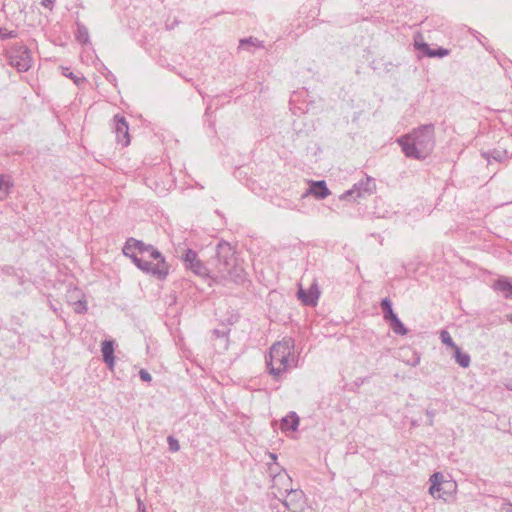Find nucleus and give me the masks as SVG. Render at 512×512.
I'll use <instances>...</instances> for the list:
<instances>
[{
  "label": "nucleus",
  "mask_w": 512,
  "mask_h": 512,
  "mask_svg": "<svg viewBox=\"0 0 512 512\" xmlns=\"http://www.w3.org/2000/svg\"><path fill=\"white\" fill-rule=\"evenodd\" d=\"M299 354H265L267 372L278 380L291 366L297 367Z\"/></svg>",
  "instance_id": "obj_4"
},
{
  "label": "nucleus",
  "mask_w": 512,
  "mask_h": 512,
  "mask_svg": "<svg viewBox=\"0 0 512 512\" xmlns=\"http://www.w3.org/2000/svg\"><path fill=\"white\" fill-rule=\"evenodd\" d=\"M380 306H381L382 313H383V319L386 322L388 320H390L391 318H393L394 316H396V314L393 311L392 302L389 298L382 299Z\"/></svg>",
  "instance_id": "obj_21"
},
{
  "label": "nucleus",
  "mask_w": 512,
  "mask_h": 512,
  "mask_svg": "<svg viewBox=\"0 0 512 512\" xmlns=\"http://www.w3.org/2000/svg\"><path fill=\"white\" fill-rule=\"evenodd\" d=\"M167 443H168V448L171 452L179 451V449H180L179 441L173 435H169L167 437Z\"/></svg>",
  "instance_id": "obj_31"
},
{
  "label": "nucleus",
  "mask_w": 512,
  "mask_h": 512,
  "mask_svg": "<svg viewBox=\"0 0 512 512\" xmlns=\"http://www.w3.org/2000/svg\"><path fill=\"white\" fill-rule=\"evenodd\" d=\"M13 183L6 175H0V201L4 200L10 193Z\"/></svg>",
  "instance_id": "obj_20"
},
{
  "label": "nucleus",
  "mask_w": 512,
  "mask_h": 512,
  "mask_svg": "<svg viewBox=\"0 0 512 512\" xmlns=\"http://www.w3.org/2000/svg\"><path fill=\"white\" fill-rule=\"evenodd\" d=\"M102 361L110 371H113L116 362V354H102Z\"/></svg>",
  "instance_id": "obj_30"
},
{
  "label": "nucleus",
  "mask_w": 512,
  "mask_h": 512,
  "mask_svg": "<svg viewBox=\"0 0 512 512\" xmlns=\"http://www.w3.org/2000/svg\"><path fill=\"white\" fill-rule=\"evenodd\" d=\"M137 511L138 512H147L146 505L139 497H137Z\"/></svg>",
  "instance_id": "obj_36"
},
{
  "label": "nucleus",
  "mask_w": 512,
  "mask_h": 512,
  "mask_svg": "<svg viewBox=\"0 0 512 512\" xmlns=\"http://www.w3.org/2000/svg\"><path fill=\"white\" fill-rule=\"evenodd\" d=\"M481 156L490 163L491 159L496 162H505L511 158V154L501 146H498L492 150L482 151Z\"/></svg>",
  "instance_id": "obj_13"
},
{
  "label": "nucleus",
  "mask_w": 512,
  "mask_h": 512,
  "mask_svg": "<svg viewBox=\"0 0 512 512\" xmlns=\"http://www.w3.org/2000/svg\"><path fill=\"white\" fill-rule=\"evenodd\" d=\"M501 384L509 391H512V377H504L501 379Z\"/></svg>",
  "instance_id": "obj_35"
},
{
  "label": "nucleus",
  "mask_w": 512,
  "mask_h": 512,
  "mask_svg": "<svg viewBox=\"0 0 512 512\" xmlns=\"http://www.w3.org/2000/svg\"><path fill=\"white\" fill-rule=\"evenodd\" d=\"M506 317H507V319L512 323V314H509V315H507Z\"/></svg>",
  "instance_id": "obj_41"
},
{
  "label": "nucleus",
  "mask_w": 512,
  "mask_h": 512,
  "mask_svg": "<svg viewBox=\"0 0 512 512\" xmlns=\"http://www.w3.org/2000/svg\"><path fill=\"white\" fill-rule=\"evenodd\" d=\"M76 40L81 44L89 43V32L85 25L77 23Z\"/></svg>",
  "instance_id": "obj_24"
},
{
  "label": "nucleus",
  "mask_w": 512,
  "mask_h": 512,
  "mask_svg": "<svg viewBox=\"0 0 512 512\" xmlns=\"http://www.w3.org/2000/svg\"><path fill=\"white\" fill-rule=\"evenodd\" d=\"M364 380H365V379H360V378H359V379H357V380L355 381V384H356L357 386H360L361 384H363Z\"/></svg>",
  "instance_id": "obj_40"
},
{
  "label": "nucleus",
  "mask_w": 512,
  "mask_h": 512,
  "mask_svg": "<svg viewBox=\"0 0 512 512\" xmlns=\"http://www.w3.org/2000/svg\"><path fill=\"white\" fill-rule=\"evenodd\" d=\"M297 295L304 305L314 307L317 305L320 290L317 283L314 282L308 290L300 288Z\"/></svg>",
  "instance_id": "obj_11"
},
{
  "label": "nucleus",
  "mask_w": 512,
  "mask_h": 512,
  "mask_svg": "<svg viewBox=\"0 0 512 512\" xmlns=\"http://www.w3.org/2000/svg\"><path fill=\"white\" fill-rule=\"evenodd\" d=\"M496 291L501 292L505 298H512V283L506 278H500L493 285Z\"/></svg>",
  "instance_id": "obj_17"
},
{
  "label": "nucleus",
  "mask_w": 512,
  "mask_h": 512,
  "mask_svg": "<svg viewBox=\"0 0 512 512\" xmlns=\"http://www.w3.org/2000/svg\"><path fill=\"white\" fill-rule=\"evenodd\" d=\"M53 4H54V0H43L41 2V5L45 8H49V9H52L53 7Z\"/></svg>",
  "instance_id": "obj_37"
},
{
  "label": "nucleus",
  "mask_w": 512,
  "mask_h": 512,
  "mask_svg": "<svg viewBox=\"0 0 512 512\" xmlns=\"http://www.w3.org/2000/svg\"><path fill=\"white\" fill-rule=\"evenodd\" d=\"M139 378L141 379V381L146 382V383H149L152 381V376L146 369H140Z\"/></svg>",
  "instance_id": "obj_34"
},
{
  "label": "nucleus",
  "mask_w": 512,
  "mask_h": 512,
  "mask_svg": "<svg viewBox=\"0 0 512 512\" xmlns=\"http://www.w3.org/2000/svg\"><path fill=\"white\" fill-rule=\"evenodd\" d=\"M416 48L418 50L422 51L425 56L430 57V58H434V57L442 58V57L448 56L450 54L449 49H446L443 47H438L437 49H433L427 43H424V42L421 44H416Z\"/></svg>",
  "instance_id": "obj_14"
},
{
  "label": "nucleus",
  "mask_w": 512,
  "mask_h": 512,
  "mask_svg": "<svg viewBox=\"0 0 512 512\" xmlns=\"http://www.w3.org/2000/svg\"><path fill=\"white\" fill-rule=\"evenodd\" d=\"M257 47V48H263V41L259 40L256 37H248L240 39L239 41V48L247 49L249 50V47Z\"/></svg>",
  "instance_id": "obj_22"
},
{
  "label": "nucleus",
  "mask_w": 512,
  "mask_h": 512,
  "mask_svg": "<svg viewBox=\"0 0 512 512\" xmlns=\"http://www.w3.org/2000/svg\"><path fill=\"white\" fill-rule=\"evenodd\" d=\"M18 36L17 31L11 30L8 31L6 28L0 27V39L6 40V39H12L16 38Z\"/></svg>",
  "instance_id": "obj_32"
},
{
  "label": "nucleus",
  "mask_w": 512,
  "mask_h": 512,
  "mask_svg": "<svg viewBox=\"0 0 512 512\" xmlns=\"http://www.w3.org/2000/svg\"><path fill=\"white\" fill-rule=\"evenodd\" d=\"M307 195H313L317 199H325L330 195V190L324 180L311 181L309 189L302 197H306Z\"/></svg>",
  "instance_id": "obj_12"
},
{
  "label": "nucleus",
  "mask_w": 512,
  "mask_h": 512,
  "mask_svg": "<svg viewBox=\"0 0 512 512\" xmlns=\"http://www.w3.org/2000/svg\"><path fill=\"white\" fill-rule=\"evenodd\" d=\"M294 348V341L291 338H284L282 341L274 343L269 352H290Z\"/></svg>",
  "instance_id": "obj_18"
},
{
  "label": "nucleus",
  "mask_w": 512,
  "mask_h": 512,
  "mask_svg": "<svg viewBox=\"0 0 512 512\" xmlns=\"http://www.w3.org/2000/svg\"><path fill=\"white\" fill-rule=\"evenodd\" d=\"M6 57L9 64L19 72H26L31 68L32 57L27 46L15 44L6 51Z\"/></svg>",
  "instance_id": "obj_5"
},
{
  "label": "nucleus",
  "mask_w": 512,
  "mask_h": 512,
  "mask_svg": "<svg viewBox=\"0 0 512 512\" xmlns=\"http://www.w3.org/2000/svg\"><path fill=\"white\" fill-rule=\"evenodd\" d=\"M114 340H104L101 344V352H114Z\"/></svg>",
  "instance_id": "obj_33"
},
{
  "label": "nucleus",
  "mask_w": 512,
  "mask_h": 512,
  "mask_svg": "<svg viewBox=\"0 0 512 512\" xmlns=\"http://www.w3.org/2000/svg\"><path fill=\"white\" fill-rule=\"evenodd\" d=\"M286 500L282 503L289 508L290 504H297L305 499V494L301 489H289L286 490Z\"/></svg>",
  "instance_id": "obj_16"
},
{
  "label": "nucleus",
  "mask_w": 512,
  "mask_h": 512,
  "mask_svg": "<svg viewBox=\"0 0 512 512\" xmlns=\"http://www.w3.org/2000/svg\"><path fill=\"white\" fill-rule=\"evenodd\" d=\"M2 441V435H0V442Z\"/></svg>",
  "instance_id": "obj_42"
},
{
  "label": "nucleus",
  "mask_w": 512,
  "mask_h": 512,
  "mask_svg": "<svg viewBox=\"0 0 512 512\" xmlns=\"http://www.w3.org/2000/svg\"><path fill=\"white\" fill-rule=\"evenodd\" d=\"M444 486L445 485H435V484H430V487H429V493L433 496V498L435 499H443L444 501H447V498L444 497L442 494H441V491L442 489H444Z\"/></svg>",
  "instance_id": "obj_28"
},
{
  "label": "nucleus",
  "mask_w": 512,
  "mask_h": 512,
  "mask_svg": "<svg viewBox=\"0 0 512 512\" xmlns=\"http://www.w3.org/2000/svg\"><path fill=\"white\" fill-rule=\"evenodd\" d=\"M426 414H427V416H428V418H429L428 424H429V425H433V418H434V416H435V411H434V410H431V411H430V410H427V411H426Z\"/></svg>",
  "instance_id": "obj_38"
},
{
  "label": "nucleus",
  "mask_w": 512,
  "mask_h": 512,
  "mask_svg": "<svg viewBox=\"0 0 512 512\" xmlns=\"http://www.w3.org/2000/svg\"><path fill=\"white\" fill-rule=\"evenodd\" d=\"M375 189V181L371 177H366L365 179L360 180L358 183L354 184L353 188L347 190L342 194L341 199L350 198H361L365 195H370Z\"/></svg>",
  "instance_id": "obj_7"
},
{
  "label": "nucleus",
  "mask_w": 512,
  "mask_h": 512,
  "mask_svg": "<svg viewBox=\"0 0 512 512\" xmlns=\"http://www.w3.org/2000/svg\"><path fill=\"white\" fill-rule=\"evenodd\" d=\"M134 249L139 255L142 257L147 256L149 259H154L158 262V260L165 259L164 256L151 244H145L141 240H137L133 237L128 238L125 243V251H130Z\"/></svg>",
  "instance_id": "obj_6"
},
{
  "label": "nucleus",
  "mask_w": 512,
  "mask_h": 512,
  "mask_svg": "<svg viewBox=\"0 0 512 512\" xmlns=\"http://www.w3.org/2000/svg\"><path fill=\"white\" fill-rule=\"evenodd\" d=\"M430 484L445 485L449 488H456V483L452 481H445L441 472H434L430 477Z\"/></svg>",
  "instance_id": "obj_23"
},
{
  "label": "nucleus",
  "mask_w": 512,
  "mask_h": 512,
  "mask_svg": "<svg viewBox=\"0 0 512 512\" xmlns=\"http://www.w3.org/2000/svg\"><path fill=\"white\" fill-rule=\"evenodd\" d=\"M113 131L117 143L122 147H127L130 144L129 126L126 118L116 114L113 118Z\"/></svg>",
  "instance_id": "obj_9"
},
{
  "label": "nucleus",
  "mask_w": 512,
  "mask_h": 512,
  "mask_svg": "<svg viewBox=\"0 0 512 512\" xmlns=\"http://www.w3.org/2000/svg\"><path fill=\"white\" fill-rule=\"evenodd\" d=\"M123 254L126 257H129L141 271L146 274H150L159 280L166 279L169 274V264L165 259L158 260V262L152 264L151 261L139 255L134 249L125 251V246L123 247Z\"/></svg>",
  "instance_id": "obj_3"
},
{
  "label": "nucleus",
  "mask_w": 512,
  "mask_h": 512,
  "mask_svg": "<svg viewBox=\"0 0 512 512\" xmlns=\"http://www.w3.org/2000/svg\"><path fill=\"white\" fill-rule=\"evenodd\" d=\"M230 328L221 324L220 328H215L212 331L211 341L215 350H227L229 348V335Z\"/></svg>",
  "instance_id": "obj_10"
},
{
  "label": "nucleus",
  "mask_w": 512,
  "mask_h": 512,
  "mask_svg": "<svg viewBox=\"0 0 512 512\" xmlns=\"http://www.w3.org/2000/svg\"><path fill=\"white\" fill-rule=\"evenodd\" d=\"M404 356L400 360L408 366L415 367L420 363L419 354H404Z\"/></svg>",
  "instance_id": "obj_27"
},
{
  "label": "nucleus",
  "mask_w": 512,
  "mask_h": 512,
  "mask_svg": "<svg viewBox=\"0 0 512 512\" xmlns=\"http://www.w3.org/2000/svg\"><path fill=\"white\" fill-rule=\"evenodd\" d=\"M300 418L296 412L291 411L281 420L283 431H296L299 427Z\"/></svg>",
  "instance_id": "obj_15"
},
{
  "label": "nucleus",
  "mask_w": 512,
  "mask_h": 512,
  "mask_svg": "<svg viewBox=\"0 0 512 512\" xmlns=\"http://www.w3.org/2000/svg\"><path fill=\"white\" fill-rule=\"evenodd\" d=\"M440 339L442 343L445 344L448 348H451L453 352H461V349L453 342V339L448 331L441 330Z\"/></svg>",
  "instance_id": "obj_25"
},
{
  "label": "nucleus",
  "mask_w": 512,
  "mask_h": 512,
  "mask_svg": "<svg viewBox=\"0 0 512 512\" xmlns=\"http://www.w3.org/2000/svg\"><path fill=\"white\" fill-rule=\"evenodd\" d=\"M403 153L412 159H425L434 149V125L426 124L398 139Z\"/></svg>",
  "instance_id": "obj_1"
},
{
  "label": "nucleus",
  "mask_w": 512,
  "mask_h": 512,
  "mask_svg": "<svg viewBox=\"0 0 512 512\" xmlns=\"http://www.w3.org/2000/svg\"><path fill=\"white\" fill-rule=\"evenodd\" d=\"M453 356L459 366L467 368L470 365V354H453Z\"/></svg>",
  "instance_id": "obj_29"
},
{
  "label": "nucleus",
  "mask_w": 512,
  "mask_h": 512,
  "mask_svg": "<svg viewBox=\"0 0 512 512\" xmlns=\"http://www.w3.org/2000/svg\"><path fill=\"white\" fill-rule=\"evenodd\" d=\"M512 512V511H511Z\"/></svg>",
  "instance_id": "obj_43"
},
{
  "label": "nucleus",
  "mask_w": 512,
  "mask_h": 512,
  "mask_svg": "<svg viewBox=\"0 0 512 512\" xmlns=\"http://www.w3.org/2000/svg\"><path fill=\"white\" fill-rule=\"evenodd\" d=\"M183 260L185 263V267L190 269L191 271H193V273H195L196 275L202 276V277H204V276L210 277V273L212 271L209 270L203 264V262L198 258V255L194 250L187 249L183 256ZM211 278H214V277L211 276Z\"/></svg>",
  "instance_id": "obj_8"
},
{
  "label": "nucleus",
  "mask_w": 512,
  "mask_h": 512,
  "mask_svg": "<svg viewBox=\"0 0 512 512\" xmlns=\"http://www.w3.org/2000/svg\"><path fill=\"white\" fill-rule=\"evenodd\" d=\"M62 74L65 76V77H68L70 78L71 80H73V82L78 86L80 87L81 85L85 84L86 83V78L83 77V76H78L76 74H74L72 71H70V68L68 67H62Z\"/></svg>",
  "instance_id": "obj_26"
},
{
  "label": "nucleus",
  "mask_w": 512,
  "mask_h": 512,
  "mask_svg": "<svg viewBox=\"0 0 512 512\" xmlns=\"http://www.w3.org/2000/svg\"><path fill=\"white\" fill-rule=\"evenodd\" d=\"M455 489L456 488H449V486H444V489H442L441 494L445 497V495H450V492Z\"/></svg>",
  "instance_id": "obj_39"
},
{
  "label": "nucleus",
  "mask_w": 512,
  "mask_h": 512,
  "mask_svg": "<svg viewBox=\"0 0 512 512\" xmlns=\"http://www.w3.org/2000/svg\"><path fill=\"white\" fill-rule=\"evenodd\" d=\"M213 273L216 278L231 280L235 283L243 282L244 269L238 264L233 247L226 241H220L216 246V254L211 261Z\"/></svg>",
  "instance_id": "obj_2"
},
{
  "label": "nucleus",
  "mask_w": 512,
  "mask_h": 512,
  "mask_svg": "<svg viewBox=\"0 0 512 512\" xmlns=\"http://www.w3.org/2000/svg\"><path fill=\"white\" fill-rule=\"evenodd\" d=\"M387 323L391 330L397 335H406L408 332V329L404 326L397 315L388 320Z\"/></svg>",
  "instance_id": "obj_19"
}]
</instances>
